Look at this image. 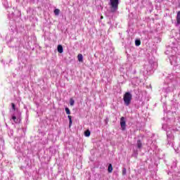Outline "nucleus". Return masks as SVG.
Wrapping results in <instances>:
<instances>
[{"label": "nucleus", "instance_id": "obj_9", "mask_svg": "<svg viewBox=\"0 0 180 180\" xmlns=\"http://www.w3.org/2000/svg\"><path fill=\"white\" fill-rule=\"evenodd\" d=\"M84 136L85 137H89L91 136V131L89 129H87L84 131Z\"/></svg>", "mask_w": 180, "mask_h": 180}, {"label": "nucleus", "instance_id": "obj_8", "mask_svg": "<svg viewBox=\"0 0 180 180\" xmlns=\"http://www.w3.org/2000/svg\"><path fill=\"white\" fill-rule=\"evenodd\" d=\"M68 117L69 119V127H71L72 126V117L71 115H68Z\"/></svg>", "mask_w": 180, "mask_h": 180}, {"label": "nucleus", "instance_id": "obj_5", "mask_svg": "<svg viewBox=\"0 0 180 180\" xmlns=\"http://www.w3.org/2000/svg\"><path fill=\"white\" fill-rule=\"evenodd\" d=\"M112 171H113V166H112V164H109L108 172H109V174H112Z\"/></svg>", "mask_w": 180, "mask_h": 180}, {"label": "nucleus", "instance_id": "obj_18", "mask_svg": "<svg viewBox=\"0 0 180 180\" xmlns=\"http://www.w3.org/2000/svg\"><path fill=\"white\" fill-rule=\"evenodd\" d=\"M109 122V118L105 119V124H108V122Z\"/></svg>", "mask_w": 180, "mask_h": 180}, {"label": "nucleus", "instance_id": "obj_10", "mask_svg": "<svg viewBox=\"0 0 180 180\" xmlns=\"http://www.w3.org/2000/svg\"><path fill=\"white\" fill-rule=\"evenodd\" d=\"M137 147H138V148H141V147H143V143H141V140L137 141Z\"/></svg>", "mask_w": 180, "mask_h": 180}, {"label": "nucleus", "instance_id": "obj_7", "mask_svg": "<svg viewBox=\"0 0 180 180\" xmlns=\"http://www.w3.org/2000/svg\"><path fill=\"white\" fill-rule=\"evenodd\" d=\"M176 24L180 25V11L177 13V16H176Z\"/></svg>", "mask_w": 180, "mask_h": 180}, {"label": "nucleus", "instance_id": "obj_17", "mask_svg": "<svg viewBox=\"0 0 180 180\" xmlns=\"http://www.w3.org/2000/svg\"><path fill=\"white\" fill-rule=\"evenodd\" d=\"M12 119H13V120L15 122V123H16V116L13 115V116L12 117Z\"/></svg>", "mask_w": 180, "mask_h": 180}, {"label": "nucleus", "instance_id": "obj_16", "mask_svg": "<svg viewBox=\"0 0 180 180\" xmlns=\"http://www.w3.org/2000/svg\"><path fill=\"white\" fill-rule=\"evenodd\" d=\"M11 106L13 108V110H16V107L15 106V103H12Z\"/></svg>", "mask_w": 180, "mask_h": 180}, {"label": "nucleus", "instance_id": "obj_4", "mask_svg": "<svg viewBox=\"0 0 180 180\" xmlns=\"http://www.w3.org/2000/svg\"><path fill=\"white\" fill-rule=\"evenodd\" d=\"M58 51L61 54L64 51V49L62 45H58Z\"/></svg>", "mask_w": 180, "mask_h": 180}, {"label": "nucleus", "instance_id": "obj_15", "mask_svg": "<svg viewBox=\"0 0 180 180\" xmlns=\"http://www.w3.org/2000/svg\"><path fill=\"white\" fill-rule=\"evenodd\" d=\"M127 172V170L126 169V168H124L122 169V175H126Z\"/></svg>", "mask_w": 180, "mask_h": 180}, {"label": "nucleus", "instance_id": "obj_3", "mask_svg": "<svg viewBox=\"0 0 180 180\" xmlns=\"http://www.w3.org/2000/svg\"><path fill=\"white\" fill-rule=\"evenodd\" d=\"M120 126L122 130H126V118L124 117L120 118Z\"/></svg>", "mask_w": 180, "mask_h": 180}, {"label": "nucleus", "instance_id": "obj_19", "mask_svg": "<svg viewBox=\"0 0 180 180\" xmlns=\"http://www.w3.org/2000/svg\"><path fill=\"white\" fill-rule=\"evenodd\" d=\"M101 19H103V15H101Z\"/></svg>", "mask_w": 180, "mask_h": 180}, {"label": "nucleus", "instance_id": "obj_2", "mask_svg": "<svg viewBox=\"0 0 180 180\" xmlns=\"http://www.w3.org/2000/svg\"><path fill=\"white\" fill-rule=\"evenodd\" d=\"M132 98H133V96L131 95V94H130V92H126L124 94L123 100L126 106H129V105L131 103Z\"/></svg>", "mask_w": 180, "mask_h": 180}, {"label": "nucleus", "instance_id": "obj_14", "mask_svg": "<svg viewBox=\"0 0 180 180\" xmlns=\"http://www.w3.org/2000/svg\"><path fill=\"white\" fill-rule=\"evenodd\" d=\"M65 110L67 115H71V111L70 110V108H65Z\"/></svg>", "mask_w": 180, "mask_h": 180}, {"label": "nucleus", "instance_id": "obj_11", "mask_svg": "<svg viewBox=\"0 0 180 180\" xmlns=\"http://www.w3.org/2000/svg\"><path fill=\"white\" fill-rule=\"evenodd\" d=\"M140 44H141V41H140L139 39L135 41V46H140Z\"/></svg>", "mask_w": 180, "mask_h": 180}, {"label": "nucleus", "instance_id": "obj_13", "mask_svg": "<svg viewBox=\"0 0 180 180\" xmlns=\"http://www.w3.org/2000/svg\"><path fill=\"white\" fill-rule=\"evenodd\" d=\"M54 13H55V15H60V9H58V8L55 9V10H54Z\"/></svg>", "mask_w": 180, "mask_h": 180}, {"label": "nucleus", "instance_id": "obj_1", "mask_svg": "<svg viewBox=\"0 0 180 180\" xmlns=\"http://www.w3.org/2000/svg\"><path fill=\"white\" fill-rule=\"evenodd\" d=\"M110 12L115 13L119 8V0H110Z\"/></svg>", "mask_w": 180, "mask_h": 180}, {"label": "nucleus", "instance_id": "obj_12", "mask_svg": "<svg viewBox=\"0 0 180 180\" xmlns=\"http://www.w3.org/2000/svg\"><path fill=\"white\" fill-rule=\"evenodd\" d=\"M70 106H74V104L75 103V101H74L73 98L70 99Z\"/></svg>", "mask_w": 180, "mask_h": 180}, {"label": "nucleus", "instance_id": "obj_6", "mask_svg": "<svg viewBox=\"0 0 180 180\" xmlns=\"http://www.w3.org/2000/svg\"><path fill=\"white\" fill-rule=\"evenodd\" d=\"M77 58H78V61H79V63H82V61H84V57L82 56V54L79 53L77 56Z\"/></svg>", "mask_w": 180, "mask_h": 180}]
</instances>
